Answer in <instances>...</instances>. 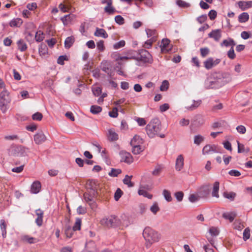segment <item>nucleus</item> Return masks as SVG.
<instances>
[{"label": "nucleus", "instance_id": "obj_14", "mask_svg": "<svg viewBox=\"0 0 252 252\" xmlns=\"http://www.w3.org/2000/svg\"><path fill=\"white\" fill-rule=\"evenodd\" d=\"M208 36L213 38L215 41H218L221 37V30L220 29L213 30L208 34Z\"/></svg>", "mask_w": 252, "mask_h": 252}, {"label": "nucleus", "instance_id": "obj_5", "mask_svg": "<svg viewBox=\"0 0 252 252\" xmlns=\"http://www.w3.org/2000/svg\"><path fill=\"white\" fill-rule=\"evenodd\" d=\"M11 101L9 93L4 89L0 93V109L2 113H5L8 109V105Z\"/></svg>", "mask_w": 252, "mask_h": 252}, {"label": "nucleus", "instance_id": "obj_23", "mask_svg": "<svg viewBox=\"0 0 252 252\" xmlns=\"http://www.w3.org/2000/svg\"><path fill=\"white\" fill-rule=\"evenodd\" d=\"M110 66V63L107 61H103L101 63V68L102 70L107 74H109Z\"/></svg>", "mask_w": 252, "mask_h": 252}, {"label": "nucleus", "instance_id": "obj_15", "mask_svg": "<svg viewBox=\"0 0 252 252\" xmlns=\"http://www.w3.org/2000/svg\"><path fill=\"white\" fill-rule=\"evenodd\" d=\"M41 184L38 181H34L31 185V192L33 194L38 193L41 189Z\"/></svg>", "mask_w": 252, "mask_h": 252}, {"label": "nucleus", "instance_id": "obj_37", "mask_svg": "<svg viewBox=\"0 0 252 252\" xmlns=\"http://www.w3.org/2000/svg\"><path fill=\"white\" fill-rule=\"evenodd\" d=\"M143 143V140L139 136L135 135L131 139L130 144H141Z\"/></svg>", "mask_w": 252, "mask_h": 252}, {"label": "nucleus", "instance_id": "obj_47", "mask_svg": "<svg viewBox=\"0 0 252 252\" xmlns=\"http://www.w3.org/2000/svg\"><path fill=\"white\" fill-rule=\"evenodd\" d=\"M250 237V229L249 227L246 228L243 233V238L244 241H247Z\"/></svg>", "mask_w": 252, "mask_h": 252}, {"label": "nucleus", "instance_id": "obj_20", "mask_svg": "<svg viewBox=\"0 0 252 252\" xmlns=\"http://www.w3.org/2000/svg\"><path fill=\"white\" fill-rule=\"evenodd\" d=\"M219 188H220V183L219 182H215L213 186L212 191V196L213 197H216L218 198L219 197Z\"/></svg>", "mask_w": 252, "mask_h": 252}, {"label": "nucleus", "instance_id": "obj_24", "mask_svg": "<svg viewBox=\"0 0 252 252\" xmlns=\"http://www.w3.org/2000/svg\"><path fill=\"white\" fill-rule=\"evenodd\" d=\"M236 45L234 40L231 38H228L227 39L224 40L221 43V46H224L225 47L231 46V48H233Z\"/></svg>", "mask_w": 252, "mask_h": 252}, {"label": "nucleus", "instance_id": "obj_6", "mask_svg": "<svg viewBox=\"0 0 252 252\" xmlns=\"http://www.w3.org/2000/svg\"><path fill=\"white\" fill-rule=\"evenodd\" d=\"M102 225L107 227H115L119 224V220L115 216L104 218L100 220Z\"/></svg>", "mask_w": 252, "mask_h": 252}, {"label": "nucleus", "instance_id": "obj_7", "mask_svg": "<svg viewBox=\"0 0 252 252\" xmlns=\"http://www.w3.org/2000/svg\"><path fill=\"white\" fill-rule=\"evenodd\" d=\"M25 152L24 147L19 146H12L9 150V153L15 156H23Z\"/></svg>", "mask_w": 252, "mask_h": 252}, {"label": "nucleus", "instance_id": "obj_33", "mask_svg": "<svg viewBox=\"0 0 252 252\" xmlns=\"http://www.w3.org/2000/svg\"><path fill=\"white\" fill-rule=\"evenodd\" d=\"M249 18V15L247 12H243L238 17V20L240 23H245Z\"/></svg>", "mask_w": 252, "mask_h": 252}, {"label": "nucleus", "instance_id": "obj_61", "mask_svg": "<svg viewBox=\"0 0 252 252\" xmlns=\"http://www.w3.org/2000/svg\"><path fill=\"white\" fill-rule=\"evenodd\" d=\"M118 109L117 107L113 108L112 110L109 112V116L112 118H116L118 117Z\"/></svg>", "mask_w": 252, "mask_h": 252}, {"label": "nucleus", "instance_id": "obj_19", "mask_svg": "<svg viewBox=\"0 0 252 252\" xmlns=\"http://www.w3.org/2000/svg\"><path fill=\"white\" fill-rule=\"evenodd\" d=\"M21 240L23 242L27 243L30 244H34L37 242V240L35 238L31 237L27 235L21 236Z\"/></svg>", "mask_w": 252, "mask_h": 252}, {"label": "nucleus", "instance_id": "obj_39", "mask_svg": "<svg viewBox=\"0 0 252 252\" xmlns=\"http://www.w3.org/2000/svg\"><path fill=\"white\" fill-rule=\"evenodd\" d=\"M101 111V107L97 105H92L90 108L91 112L94 114H97Z\"/></svg>", "mask_w": 252, "mask_h": 252}, {"label": "nucleus", "instance_id": "obj_35", "mask_svg": "<svg viewBox=\"0 0 252 252\" xmlns=\"http://www.w3.org/2000/svg\"><path fill=\"white\" fill-rule=\"evenodd\" d=\"M132 146V153L135 154H139L142 151V149L140 144H131Z\"/></svg>", "mask_w": 252, "mask_h": 252}, {"label": "nucleus", "instance_id": "obj_59", "mask_svg": "<svg viewBox=\"0 0 252 252\" xmlns=\"http://www.w3.org/2000/svg\"><path fill=\"white\" fill-rule=\"evenodd\" d=\"M174 195L177 201L180 202L183 200L184 193L182 191H178L175 193Z\"/></svg>", "mask_w": 252, "mask_h": 252}, {"label": "nucleus", "instance_id": "obj_58", "mask_svg": "<svg viewBox=\"0 0 252 252\" xmlns=\"http://www.w3.org/2000/svg\"><path fill=\"white\" fill-rule=\"evenodd\" d=\"M227 56L228 57L233 60L236 57V55L234 52V47L231 48L227 52Z\"/></svg>", "mask_w": 252, "mask_h": 252}, {"label": "nucleus", "instance_id": "obj_43", "mask_svg": "<svg viewBox=\"0 0 252 252\" xmlns=\"http://www.w3.org/2000/svg\"><path fill=\"white\" fill-rule=\"evenodd\" d=\"M223 196L230 199V200H233L236 196V193L234 192H224L223 193Z\"/></svg>", "mask_w": 252, "mask_h": 252}, {"label": "nucleus", "instance_id": "obj_4", "mask_svg": "<svg viewBox=\"0 0 252 252\" xmlns=\"http://www.w3.org/2000/svg\"><path fill=\"white\" fill-rule=\"evenodd\" d=\"M132 53H136L137 56L133 55L132 58L138 62H140L144 63H152L153 62V59L151 54L145 49H140L137 52L132 51Z\"/></svg>", "mask_w": 252, "mask_h": 252}, {"label": "nucleus", "instance_id": "obj_42", "mask_svg": "<svg viewBox=\"0 0 252 252\" xmlns=\"http://www.w3.org/2000/svg\"><path fill=\"white\" fill-rule=\"evenodd\" d=\"M92 92L94 95L99 96L101 93V89L97 86H94L92 87Z\"/></svg>", "mask_w": 252, "mask_h": 252}, {"label": "nucleus", "instance_id": "obj_55", "mask_svg": "<svg viewBox=\"0 0 252 252\" xmlns=\"http://www.w3.org/2000/svg\"><path fill=\"white\" fill-rule=\"evenodd\" d=\"M162 169V167L161 166L157 165L155 167V169L152 172V174L154 176H158L160 173Z\"/></svg>", "mask_w": 252, "mask_h": 252}, {"label": "nucleus", "instance_id": "obj_22", "mask_svg": "<svg viewBox=\"0 0 252 252\" xmlns=\"http://www.w3.org/2000/svg\"><path fill=\"white\" fill-rule=\"evenodd\" d=\"M23 23V20L21 18H14L9 22L11 27H19Z\"/></svg>", "mask_w": 252, "mask_h": 252}, {"label": "nucleus", "instance_id": "obj_34", "mask_svg": "<svg viewBox=\"0 0 252 252\" xmlns=\"http://www.w3.org/2000/svg\"><path fill=\"white\" fill-rule=\"evenodd\" d=\"M0 227L2 232V236L3 238H5L6 236V225L4 220H0Z\"/></svg>", "mask_w": 252, "mask_h": 252}, {"label": "nucleus", "instance_id": "obj_40", "mask_svg": "<svg viewBox=\"0 0 252 252\" xmlns=\"http://www.w3.org/2000/svg\"><path fill=\"white\" fill-rule=\"evenodd\" d=\"M176 3L179 7L182 8H187L190 6V3L187 2L183 0H176Z\"/></svg>", "mask_w": 252, "mask_h": 252}, {"label": "nucleus", "instance_id": "obj_49", "mask_svg": "<svg viewBox=\"0 0 252 252\" xmlns=\"http://www.w3.org/2000/svg\"><path fill=\"white\" fill-rule=\"evenodd\" d=\"M209 233L212 236H217L219 234V230L218 228L215 227H211L209 229Z\"/></svg>", "mask_w": 252, "mask_h": 252}, {"label": "nucleus", "instance_id": "obj_38", "mask_svg": "<svg viewBox=\"0 0 252 252\" xmlns=\"http://www.w3.org/2000/svg\"><path fill=\"white\" fill-rule=\"evenodd\" d=\"M138 194L140 195H142L144 197H147L149 199H151L153 196L152 194L148 193L146 190L142 188H140L138 190Z\"/></svg>", "mask_w": 252, "mask_h": 252}, {"label": "nucleus", "instance_id": "obj_48", "mask_svg": "<svg viewBox=\"0 0 252 252\" xmlns=\"http://www.w3.org/2000/svg\"><path fill=\"white\" fill-rule=\"evenodd\" d=\"M81 220L80 219H77L76 220L75 223L73 226V230L74 231L79 230L81 228Z\"/></svg>", "mask_w": 252, "mask_h": 252}, {"label": "nucleus", "instance_id": "obj_44", "mask_svg": "<svg viewBox=\"0 0 252 252\" xmlns=\"http://www.w3.org/2000/svg\"><path fill=\"white\" fill-rule=\"evenodd\" d=\"M122 171L120 169L112 168L111 171L109 173V175L111 177H117L121 173Z\"/></svg>", "mask_w": 252, "mask_h": 252}, {"label": "nucleus", "instance_id": "obj_26", "mask_svg": "<svg viewBox=\"0 0 252 252\" xmlns=\"http://www.w3.org/2000/svg\"><path fill=\"white\" fill-rule=\"evenodd\" d=\"M236 215L234 212H225L222 214V217L225 220H228L230 222H232Z\"/></svg>", "mask_w": 252, "mask_h": 252}, {"label": "nucleus", "instance_id": "obj_9", "mask_svg": "<svg viewBox=\"0 0 252 252\" xmlns=\"http://www.w3.org/2000/svg\"><path fill=\"white\" fill-rule=\"evenodd\" d=\"M120 156L121 157V161L124 162L127 164H130L133 162V158L131 155L126 151H122L120 152Z\"/></svg>", "mask_w": 252, "mask_h": 252}, {"label": "nucleus", "instance_id": "obj_27", "mask_svg": "<svg viewBox=\"0 0 252 252\" xmlns=\"http://www.w3.org/2000/svg\"><path fill=\"white\" fill-rule=\"evenodd\" d=\"M108 139L111 141H114L118 139V134L112 129L108 130Z\"/></svg>", "mask_w": 252, "mask_h": 252}, {"label": "nucleus", "instance_id": "obj_28", "mask_svg": "<svg viewBox=\"0 0 252 252\" xmlns=\"http://www.w3.org/2000/svg\"><path fill=\"white\" fill-rule=\"evenodd\" d=\"M74 41L75 39L73 36L67 37L64 41V47L66 49H69L72 46Z\"/></svg>", "mask_w": 252, "mask_h": 252}, {"label": "nucleus", "instance_id": "obj_12", "mask_svg": "<svg viewBox=\"0 0 252 252\" xmlns=\"http://www.w3.org/2000/svg\"><path fill=\"white\" fill-rule=\"evenodd\" d=\"M184 164V158L182 155H179L176 160L175 168L177 171L181 170Z\"/></svg>", "mask_w": 252, "mask_h": 252}, {"label": "nucleus", "instance_id": "obj_60", "mask_svg": "<svg viewBox=\"0 0 252 252\" xmlns=\"http://www.w3.org/2000/svg\"><path fill=\"white\" fill-rule=\"evenodd\" d=\"M97 49L100 52H102L104 50V41L100 40L96 44Z\"/></svg>", "mask_w": 252, "mask_h": 252}, {"label": "nucleus", "instance_id": "obj_18", "mask_svg": "<svg viewBox=\"0 0 252 252\" xmlns=\"http://www.w3.org/2000/svg\"><path fill=\"white\" fill-rule=\"evenodd\" d=\"M94 35L96 37H102L103 38H106L108 35L106 32L103 29H100L96 28L95 31L94 33Z\"/></svg>", "mask_w": 252, "mask_h": 252}, {"label": "nucleus", "instance_id": "obj_63", "mask_svg": "<svg viewBox=\"0 0 252 252\" xmlns=\"http://www.w3.org/2000/svg\"><path fill=\"white\" fill-rule=\"evenodd\" d=\"M236 130L237 132L240 134H244L246 133V128L245 126L243 125H240L236 127Z\"/></svg>", "mask_w": 252, "mask_h": 252}, {"label": "nucleus", "instance_id": "obj_57", "mask_svg": "<svg viewBox=\"0 0 252 252\" xmlns=\"http://www.w3.org/2000/svg\"><path fill=\"white\" fill-rule=\"evenodd\" d=\"M200 197H206L209 194V190L207 189H205L204 188L200 189L199 191Z\"/></svg>", "mask_w": 252, "mask_h": 252}, {"label": "nucleus", "instance_id": "obj_51", "mask_svg": "<svg viewBox=\"0 0 252 252\" xmlns=\"http://www.w3.org/2000/svg\"><path fill=\"white\" fill-rule=\"evenodd\" d=\"M43 118L42 114L40 112H36L32 115V119L34 121H40Z\"/></svg>", "mask_w": 252, "mask_h": 252}, {"label": "nucleus", "instance_id": "obj_8", "mask_svg": "<svg viewBox=\"0 0 252 252\" xmlns=\"http://www.w3.org/2000/svg\"><path fill=\"white\" fill-rule=\"evenodd\" d=\"M220 62V59H216L214 60L213 58L210 57L204 62V65L206 69H210L218 65Z\"/></svg>", "mask_w": 252, "mask_h": 252}, {"label": "nucleus", "instance_id": "obj_56", "mask_svg": "<svg viewBox=\"0 0 252 252\" xmlns=\"http://www.w3.org/2000/svg\"><path fill=\"white\" fill-rule=\"evenodd\" d=\"M238 144V152L239 153H244L245 152H248L249 151V149H245L244 145H241L238 141H237Z\"/></svg>", "mask_w": 252, "mask_h": 252}, {"label": "nucleus", "instance_id": "obj_30", "mask_svg": "<svg viewBox=\"0 0 252 252\" xmlns=\"http://www.w3.org/2000/svg\"><path fill=\"white\" fill-rule=\"evenodd\" d=\"M44 34L43 32L41 31H37L34 36V39H35L37 42H41L44 39Z\"/></svg>", "mask_w": 252, "mask_h": 252}, {"label": "nucleus", "instance_id": "obj_13", "mask_svg": "<svg viewBox=\"0 0 252 252\" xmlns=\"http://www.w3.org/2000/svg\"><path fill=\"white\" fill-rule=\"evenodd\" d=\"M34 140L36 144H40L46 140V136L42 132H38L34 135Z\"/></svg>", "mask_w": 252, "mask_h": 252}, {"label": "nucleus", "instance_id": "obj_62", "mask_svg": "<svg viewBox=\"0 0 252 252\" xmlns=\"http://www.w3.org/2000/svg\"><path fill=\"white\" fill-rule=\"evenodd\" d=\"M115 21L117 24L119 25H122L124 23V19L121 15H117L115 16Z\"/></svg>", "mask_w": 252, "mask_h": 252}, {"label": "nucleus", "instance_id": "obj_54", "mask_svg": "<svg viewBox=\"0 0 252 252\" xmlns=\"http://www.w3.org/2000/svg\"><path fill=\"white\" fill-rule=\"evenodd\" d=\"M244 227L243 223L240 221H235L234 223V228L238 230H242Z\"/></svg>", "mask_w": 252, "mask_h": 252}, {"label": "nucleus", "instance_id": "obj_10", "mask_svg": "<svg viewBox=\"0 0 252 252\" xmlns=\"http://www.w3.org/2000/svg\"><path fill=\"white\" fill-rule=\"evenodd\" d=\"M160 47L162 53H168L171 50L172 46L170 44L168 39L164 38L162 40Z\"/></svg>", "mask_w": 252, "mask_h": 252}, {"label": "nucleus", "instance_id": "obj_3", "mask_svg": "<svg viewBox=\"0 0 252 252\" xmlns=\"http://www.w3.org/2000/svg\"><path fill=\"white\" fill-rule=\"evenodd\" d=\"M143 236L146 242V247L149 248L153 243L158 242L159 240V234L150 227H146L143 230Z\"/></svg>", "mask_w": 252, "mask_h": 252}, {"label": "nucleus", "instance_id": "obj_36", "mask_svg": "<svg viewBox=\"0 0 252 252\" xmlns=\"http://www.w3.org/2000/svg\"><path fill=\"white\" fill-rule=\"evenodd\" d=\"M17 45L18 49L21 51L24 52L27 49V46L26 43L22 39H20L17 42Z\"/></svg>", "mask_w": 252, "mask_h": 252}, {"label": "nucleus", "instance_id": "obj_29", "mask_svg": "<svg viewBox=\"0 0 252 252\" xmlns=\"http://www.w3.org/2000/svg\"><path fill=\"white\" fill-rule=\"evenodd\" d=\"M73 18L71 17L70 14L64 15L61 18V20L62 21L64 26L68 25L72 20Z\"/></svg>", "mask_w": 252, "mask_h": 252}, {"label": "nucleus", "instance_id": "obj_25", "mask_svg": "<svg viewBox=\"0 0 252 252\" xmlns=\"http://www.w3.org/2000/svg\"><path fill=\"white\" fill-rule=\"evenodd\" d=\"M201 103V100H194L192 101V103L190 106H186L185 108L188 111H192L196 109Z\"/></svg>", "mask_w": 252, "mask_h": 252}, {"label": "nucleus", "instance_id": "obj_31", "mask_svg": "<svg viewBox=\"0 0 252 252\" xmlns=\"http://www.w3.org/2000/svg\"><path fill=\"white\" fill-rule=\"evenodd\" d=\"M132 178V176L126 175L123 179L124 184L127 185L128 187H132L134 184L131 181Z\"/></svg>", "mask_w": 252, "mask_h": 252}, {"label": "nucleus", "instance_id": "obj_11", "mask_svg": "<svg viewBox=\"0 0 252 252\" xmlns=\"http://www.w3.org/2000/svg\"><path fill=\"white\" fill-rule=\"evenodd\" d=\"M219 151L217 149L215 145H206L202 149L203 155H210L213 153H218Z\"/></svg>", "mask_w": 252, "mask_h": 252}, {"label": "nucleus", "instance_id": "obj_16", "mask_svg": "<svg viewBox=\"0 0 252 252\" xmlns=\"http://www.w3.org/2000/svg\"><path fill=\"white\" fill-rule=\"evenodd\" d=\"M239 8L243 11L252 7V0L240 1L238 3Z\"/></svg>", "mask_w": 252, "mask_h": 252}, {"label": "nucleus", "instance_id": "obj_2", "mask_svg": "<svg viewBox=\"0 0 252 252\" xmlns=\"http://www.w3.org/2000/svg\"><path fill=\"white\" fill-rule=\"evenodd\" d=\"M146 131L150 138L158 135L161 130L160 121L158 118L153 119L146 126Z\"/></svg>", "mask_w": 252, "mask_h": 252}, {"label": "nucleus", "instance_id": "obj_64", "mask_svg": "<svg viewBox=\"0 0 252 252\" xmlns=\"http://www.w3.org/2000/svg\"><path fill=\"white\" fill-rule=\"evenodd\" d=\"M217 15V12L214 10H210L208 13V16L211 20H214L216 18Z\"/></svg>", "mask_w": 252, "mask_h": 252}, {"label": "nucleus", "instance_id": "obj_32", "mask_svg": "<svg viewBox=\"0 0 252 252\" xmlns=\"http://www.w3.org/2000/svg\"><path fill=\"white\" fill-rule=\"evenodd\" d=\"M204 139L205 138L204 136L200 134L196 135L194 137L193 143L196 145H199L204 141Z\"/></svg>", "mask_w": 252, "mask_h": 252}, {"label": "nucleus", "instance_id": "obj_53", "mask_svg": "<svg viewBox=\"0 0 252 252\" xmlns=\"http://www.w3.org/2000/svg\"><path fill=\"white\" fill-rule=\"evenodd\" d=\"M168 87L169 82L167 80H164L162 82L160 86V90L161 91H165L168 89Z\"/></svg>", "mask_w": 252, "mask_h": 252}, {"label": "nucleus", "instance_id": "obj_46", "mask_svg": "<svg viewBox=\"0 0 252 252\" xmlns=\"http://www.w3.org/2000/svg\"><path fill=\"white\" fill-rule=\"evenodd\" d=\"M126 42L124 40H122L118 42L115 43L113 45V48L115 50L119 49L125 46Z\"/></svg>", "mask_w": 252, "mask_h": 252}, {"label": "nucleus", "instance_id": "obj_52", "mask_svg": "<svg viewBox=\"0 0 252 252\" xmlns=\"http://www.w3.org/2000/svg\"><path fill=\"white\" fill-rule=\"evenodd\" d=\"M123 193V192L122 190L118 188L114 194L115 200L116 201H118L120 197L122 196Z\"/></svg>", "mask_w": 252, "mask_h": 252}, {"label": "nucleus", "instance_id": "obj_50", "mask_svg": "<svg viewBox=\"0 0 252 252\" xmlns=\"http://www.w3.org/2000/svg\"><path fill=\"white\" fill-rule=\"evenodd\" d=\"M163 195L165 199L168 201L170 202L172 200V197L171 196L170 192L167 190L164 189L163 191Z\"/></svg>", "mask_w": 252, "mask_h": 252}, {"label": "nucleus", "instance_id": "obj_1", "mask_svg": "<svg viewBox=\"0 0 252 252\" xmlns=\"http://www.w3.org/2000/svg\"><path fill=\"white\" fill-rule=\"evenodd\" d=\"M232 74L226 71L215 72L205 80L204 87L207 89H219L231 82Z\"/></svg>", "mask_w": 252, "mask_h": 252}, {"label": "nucleus", "instance_id": "obj_21", "mask_svg": "<svg viewBox=\"0 0 252 252\" xmlns=\"http://www.w3.org/2000/svg\"><path fill=\"white\" fill-rule=\"evenodd\" d=\"M93 195H88L87 194L84 195V199L86 202L89 203L90 202V205H92L93 206H95V202L93 201V196H95L96 194V192L94 190H92Z\"/></svg>", "mask_w": 252, "mask_h": 252}, {"label": "nucleus", "instance_id": "obj_17", "mask_svg": "<svg viewBox=\"0 0 252 252\" xmlns=\"http://www.w3.org/2000/svg\"><path fill=\"white\" fill-rule=\"evenodd\" d=\"M59 8L62 12L63 13L67 12L69 11L71 8V5L69 2L64 1L59 5Z\"/></svg>", "mask_w": 252, "mask_h": 252}, {"label": "nucleus", "instance_id": "obj_41", "mask_svg": "<svg viewBox=\"0 0 252 252\" xmlns=\"http://www.w3.org/2000/svg\"><path fill=\"white\" fill-rule=\"evenodd\" d=\"M73 228L69 225H67L65 228V234L66 236L68 238H71L73 235Z\"/></svg>", "mask_w": 252, "mask_h": 252}, {"label": "nucleus", "instance_id": "obj_45", "mask_svg": "<svg viewBox=\"0 0 252 252\" xmlns=\"http://www.w3.org/2000/svg\"><path fill=\"white\" fill-rule=\"evenodd\" d=\"M104 11L108 14H112L116 11V9L112 5H106L104 7Z\"/></svg>", "mask_w": 252, "mask_h": 252}]
</instances>
